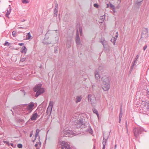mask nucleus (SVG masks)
<instances>
[{
	"mask_svg": "<svg viewBox=\"0 0 149 149\" xmlns=\"http://www.w3.org/2000/svg\"><path fill=\"white\" fill-rule=\"evenodd\" d=\"M34 105L33 102H31L28 105L27 104H23L21 106V109L23 111H27V113H29L31 112L33 109Z\"/></svg>",
	"mask_w": 149,
	"mask_h": 149,
	"instance_id": "obj_1",
	"label": "nucleus"
},
{
	"mask_svg": "<svg viewBox=\"0 0 149 149\" xmlns=\"http://www.w3.org/2000/svg\"><path fill=\"white\" fill-rule=\"evenodd\" d=\"M76 134L74 133L73 131L68 130L65 128L63 130L61 131L60 134V137H64V136H71Z\"/></svg>",
	"mask_w": 149,
	"mask_h": 149,
	"instance_id": "obj_2",
	"label": "nucleus"
},
{
	"mask_svg": "<svg viewBox=\"0 0 149 149\" xmlns=\"http://www.w3.org/2000/svg\"><path fill=\"white\" fill-rule=\"evenodd\" d=\"M33 90L36 93H43L45 91V89L42 87V84H36L33 88Z\"/></svg>",
	"mask_w": 149,
	"mask_h": 149,
	"instance_id": "obj_3",
	"label": "nucleus"
},
{
	"mask_svg": "<svg viewBox=\"0 0 149 149\" xmlns=\"http://www.w3.org/2000/svg\"><path fill=\"white\" fill-rule=\"evenodd\" d=\"M133 131L134 135L136 138H137L138 136L141 134L143 131L146 132V131H145L143 128L140 127L134 128L133 129Z\"/></svg>",
	"mask_w": 149,
	"mask_h": 149,
	"instance_id": "obj_4",
	"label": "nucleus"
},
{
	"mask_svg": "<svg viewBox=\"0 0 149 149\" xmlns=\"http://www.w3.org/2000/svg\"><path fill=\"white\" fill-rule=\"evenodd\" d=\"M62 146L61 149H72L70 145L67 142L63 141L61 142Z\"/></svg>",
	"mask_w": 149,
	"mask_h": 149,
	"instance_id": "obj_5",
	"label": "nucleus"
},
{
	"mask_svg": "<svg viewBox=\"0 0 149 149\" xmlns=\"http://www.w3.org/2000/svg\"><path fill=\"white\" fill-rule=\"evenodd\" d=\"M75 125L76 127L77 128H82L85 126L84 124L83 119H79V120L78 121V122H77Z\"/></svg>",
	"mask_w": 149,
	"mask_h": 149,
	"instance_id": "obj_6",
	"label": "nucleus"
},
{
	"mask_svg": "<svg viewBox=\"0 0 149 149\" xmlns=\"http://www.w3.org/2000/svg\"><path fill=\"white\" fill-rule=\"evenodd\" d=\"M102 84H109L110 79L109 77L105 76L102 77Z\"/></svg>",
	"mask_w": 149,
	"mask_h": 149,
	"instance_id": "obj_7",
	"label": "nucleus"
},
{
	"mask_svg": "<svg viewBox=\"0 0 149 149\" xmlns=\"http://www.w3.org/2000/svg\"><path fill=\"white\" fill-rule=\"evenodd\" d=\"M88 100L90 101L92 104L95 103L96 102V99L95 97H94V95H91L89 94L88 95Z\"/></svg>",
	"mask_w": 149,
	"mask_h": 149,
	"instance_id": "obj_8",
	"label": "nucleus"
},
{
	"mask_svg": "<svg viewBox=\"0 0 149 149\" xmlns=\"http://www.w3.org/2000/svg\"><path fill=\"white\" fill-rule=\"evenodd\" d=\"M38 114L37 112L35 111L31 116V119L33 121H35L37 119Z\"/></svg>",
	"mask_w": 149,
	"mask_h": 149,
	"instance_id": "obj_9",
	"label": "nucleus"
},
{
	"mask_svg": "<svg viewBox=\"0 0 149 149\" xmlns=\"http://www.w3.org/2000/svg\"><path fill=\"white\" fill-rule=\"evenodd\" d=\"M102 87L104 91H107L110 88V85L109 84H102Z\"/></svg>",
	"mask_w": 149,
	"mask_h": 149,
	"instance_id": "obj_10",
	"label": "nucleus"
},
{
	"mask_svg": "<svg viewBox=\"0 0 149 149\" xmlns=\"http://www.w3.org/2000/svg\"><path fill=\"white\" fill-rule=\"evenodd\" d=\"M52 108H50V107H48L47 109L46 113L49 116H50L52 111Z\"/></svg>",
	"mask_w": 149,
	"mask_h": 149,
	"instance_id": "obj_11",
	"label": "nucleus"
},
{
	"mask_svg": "<svg viewBox=\"0 0 149 149\" xmlns=\"http://www.w3.org/2000/svg\"><path fill=\"white\" fill-rule=\"evenodd\" d=\"M27 49L26 48L25 46H23L21 49V52L22 53H23L25 54L27 51Z\"/></svg>",
	"mask_w": 149,
	"mask_h": 149,
	"instance_id": "obj_12",
	"label": "nucleus"
},
{
	"mask_svg": "<svg viewBox=\"0 0 149 149\" xmlns=\"http://www.w3.org/2000/svg\"><path fill=\"white\" fill-rule=\"evenodd\" d=\"M40 130L37 129L36 130V132L35 135V139H36L38 137L39 132H40Z\"/></svg>",
	"mask_w": 149,
	"mask_h": 149,
	"instance_id": "obj_13",
	"label": "nucleus"
},
{
	"mask_svg": "<svg viewBox=\"0 0 149 149\" xmlns=\"http://www.w3.org/2000/svg\"><path fill=\"white\" fill-rule=\"evenodd\" d=\"M81 99V96H77V97L76 102V103H77L79 102H80Z\"/></svg>",
	"mask_w": 149,
	"mask_h": 149,
	"instance_id": "obj_14",
	"label": "nucleus"
},
{
	"mask_svg": "<svg viewBox=\"0 0 149 149\" xmlns=\"http://www.w3.org/2000/svg\"><path fill=\"white\" fill-rule=\"evenodd\" d=\"M93 111L94 113H95L97 115L98 117H99V115L98 114V112L97 109H96L95 108H93Z\"/></svg>",
	"mask_w": 149,
	"mask_h": 149,
	"instance_id": "obj_15",
	"label": "nucleus"
},
{
	"mask_svg": "<svg viewBox=\"0 0 149 149\" xmlns=\"http://www.w3.org/2000/svg\"><path fill=\"white\" fill-rule=\"evenodd\" d=\"M116 40V38H115L114 37H112V38L111 39V41L112 43H113L114 45H115V44Z\"/></svg>",
	"mask_w": 149,
	"mask_h": 149,
	"instance_id": "obj_16",
	"label": "nucleus"
},
{
	"mask_svg": "<svg viewBox=\"0 0 149 149\" xmlns=\"http://www.w3.org/2000/svg\"><path fill=\"white\" fill-rule=\"evenodd\" d=\"M41 94H32V96L33 98H36L38 97Z\"/></svg>",
	"mask_w": 149,
	"mask_h": 149,
	"instance_id": "obj_17",
	"label": "nucleus"
},
{
	"mask_svg": "<svg viewBox=\"0 0 149 149\" xmlns=\"http://www.w3.org/2000/svg\"><path fill=\"white\" fill-rule=\"evenodd\" d=\"M54 102L52 101H50L49 102V105L48 107H50L52 109L53 105Z\"/></svg>",
	"mask_w": 149,
	"mask_h": 149,
	"instance_id": "obj_18",
	"label": "nucleus"
},
{
	"mask_svg": "<svg viewBox=\"0 0 149 149\" xmlns=\"http://www.w3.org/2000/svg\"><path fill=\"white\" fill-rule=\"evenodd\" d=\"M76 43L78 44L80 42V39H79V36H78V35L77 36L76 39Z\"/></svg>",
	"mask_w": 149,
	"mask_h": 149,
	"instance_id": "obj_19",
	"label": "nucleus"
},
{
	"mask_svg": "<svg viewBox=\"0 0 149 149\" xmlns=\"http://www.w3.org/2000/svg\"><path fill=\"white\" fill-rule=\"evenodd\" d=\"M57 12H58L57 9L56 8H55L54 9V16L55 15L56 16H57Z\"/></svg>",
	"mask_w": 149,
	"mask_h": 149,
	"instance_id": "obj_20",
	"label": "nucleus"
},
{
	"mask_svg": "<svg viewBox=\"0 0 149 149\" xmlns=\"http://www.w3.org/2000/svg\"><path fill=\"white\" fill-rule=\"evenodd\" d=\"M87 131L88 132L90 133L91 134H92L93 132V131L91 128H89L87 130Z\"/></svg>",
	"mask_w": 149,
	"mask_h": 149,
	"instance_id": "obj_21",
	"label": "nucleus"
},
{
	"mask_svg": "<svg viewBox=\"0 0 149 149\" xmlns=\"http://www.w3.org/2000/svg\"><path fill=\"white\" fill-rule=\"evenodd\" d=\"M95 76V78L97 80L100 78V76L98 73H96Z\"/></svg>",
	"mask_w": 149,
	"mask_h": 149,
	"instance_id": "obj_22",
	"label": "nucleus"
},
{
	"mask_svg": "<svg viewBox=\"0 0 149 149\" xmlns=\"http://www.w3.org/2000/svg\"><path fill=\"white\" fill-rule=\"evenodd\" d=\"M22 2L25 4H26L29 3L28 0H22Z\"/></svg>",
	"mask_w": 149,
	"mask_h": 149,
	"instance_id": "obj_23",
	"label": "nucleus"
},
{
	"mask_svg": "<svg viewBox=\"0 0 149 149\" xmlns=\"http://www.w3.org/2000/svg\"><path fill=\"white\" fill-rule=\"evenodd\" d=\"M27 39H30L31 38V35L30 33H28V34L27 35Z\"/></svg>",
	"mask_w": 149,
	"mask_h": 149,
	"instance_id": "obj_24",
	"label": "nucleus"
},
{
	"mask_svg": "<svg viewBox=\"0 0 149 149\" xmlns=\"http://www.w3.org/2000/svg\"><path fill=\"white\" fill-rule=\"evenodd\" d=\"M38 139L39 141H40V138L39 135V136H38ZM41 142L40 141H39V142H38V145L39 146H41Z\"/></svg>",
	"mask_w": 149,
	"mask_h": 149,
	"instance_id": "obj_25",
	"label": "nucleus"
},
{
	"mask_svg": "<svg viewBox=\"0 0 149 149\" xmlns=\"http://www.w3.org/2000/svg\"><path fill=\"white\" fill-rule=\"evenodd\" d=\"M110 7L111 8H112V9L113 10V11L114 12H115L114 6V5H112V4H110Z\"/></svg>",
	"mask_w": 149,
	"mask_h": 149,
	"instance_id": "obj_26",
	"label": "nucleus"
},
{
	"mask_svg": "<svg viewBox=\"0 0 149 149\" xmlns=\"http://www.w3.org/2000/svg\"><path fill=\"white\" fill-rule=\"evenodd\" d=\"M10 10H8L7 12H6V16L8 17V15L10 14Z\"/></svg>",
	"mask_w": 149,
	"mask_h": 149,
	"instance_id": "obj_27",
	"label": "nucleus"
},
{
	"mask_svg": "<svg viewBox=\"0 0 149 149\" xmlns=\"http://www.w3.org/2000/svg\"><path fill=\"white\" fill-rule=\"evenodd\" d=\"M108 137H107V139H105L104 138L103 140V142L102 143H105V144L106 145V144L107 141V140L108 139Z\"/></svg>",
	"mask_w": 149,
	"mask_h": 149,
	"instance_id": "obj_28",
	"label": "nucleus"
},
{
	"mask_svg": "<svg viewBox=\"0 0 149 149\" xmlns=\"http://www.w3.org/2000/svg\"><path fill=\"white\" fill-rule=\"evenodd\" d=\"M16 32L15 31H13L12 32V34L13 36L14 37H15L16 36Z\"/></svg>",
	"mask_w": 149,
	"mask_h": 149,
	"instance_id": "obj_29",
	"label": "nucleus"
},
{
	"mask_svg": "<svg viewBox=\"0 0 149 149\" xmlns=\"http://www.w3.org/2000/svg\"><path fill=\"white\" fill-rule=\"evenodd\" d=\"M125 125H126V131H127V132H128V127H127V121L125 122Z\"/></svg>",
	"mask_w": 149,
	"mask_h": 149,
	"instance_id": "obj_30",
	"label": "nucleus"
},
{
	"mask_svg": "<svg viewBox=\"0 0 149 149\" xmlns=\"http://www.w3.org/2000/svg\"><path fill=\"white\" fill-rule=\"evenodd\" d=\"M10 45V43L8 42H6L4 44V45L6 46L7 45L8 46H9Z\"/></svg>",
	"mask_w": 149,
	"mask_h": 149,
	"instance_id": "obj_31",
	"label": "nucleus"
},
{
	"mask_svg": "<svg viewBox=\"0 0 149 149\" xmlns=\"http://www.w3.org/2000/svg\"><path fill=\"white\" fill-rule=\"evenodd\" d=\"M22 145L21 144H19L17 145V147L19 148H21L22 147Z\"/></svg>",
	"mask_w": 149,
	"mask_h": 149,
	"instance_id": "obj_32",
	"label": "nucleus"
},
{
	"mask_svg": "<svg viewBox=\"0 0 149 149\" xmlns=\"http://www.w3.org/2000/svg\"><path fill=\"white\" fill-rule=\"evenodd\" d=\"M102 145H103V147L102 149H104L105 148V143H102Z\"/></svg>",
	"mask_w": 149,
	"mask_h": 149,
	"instance_id": "obj_33",
	"label": "nucleus"
},
{
	"mask_svg": "<svg viewBox=\"0 0 149 149\" xmlns=\"http://www.w3.org/2000/svg\"><path fill=\"white\" fill-rule=\"evenodd\" d=\"M121 114V115L123 114V112H122V108L121 107H120V113L119 114Z\"/></svg>",
	"mask_w": 149,
	"mask_h": 149,
	"instance_id": "obj_34",
	"label": "nucleus"
},
{
	"mask_svg": "<svg viewBox=\"0 0 149 149\" xmlns=\"http://www.w3.org/2000/svg\"><path fill=\"white\" fill-rule=\"evenodd\" d=\"M25 60V58H21L20 59V61L22 62L24 61Z\"/></svg>",
	"mask_w": 149,
	"mask_h": 149,
	"instance_id": "obj_35",
	"label": "nucleus"
},
{
	"mask_svg": "<svg viewBox=\"0 0 149 149\" xmlns=\"http://www.w3.org/2000/svg\"><path fill=\"white\" fill-rule=\"evenodd\" d=\"M3 142L4 143H6L9 146L10 143H9V142H8L7 141H3Z\"/></svg>",
	"mask_w": 149,
	"mask_h": 149,
	"instance_id": "obj_36",
	"label": "nucleus"
},
{
	"mask_svg": "<svg viewBox=\"0 0 149 149\" xmlns=\"http://www.w3.org/2000/svg\"><path fill=\"white\" fill-rule=\"evenodd\" d=\"M147 46L146 45H145L143 47V50L145 51L147 48Z\"/></svg>",
	"mask_w": 149,
	"mask_h": 149,
	"instance_id": "obj_37",
	"label": "nucleus"
},
{
	"mask_svg": "<svg viewBox=\"0 0 149 149\" xmlns=\"http://www.w3.org/2000/svg\"><path fill=\"white\" fill-rule=\"evenodd\" d=\"M94 6L95 7L97 8L98 6V5L97 4H94Z\"/></svg>",
	"mask_w": 149,
	"mask_h": 149,
	"instance_id": "obj_38",
	"label": "nucleus"
},
{
	"mask_svg": "<svg viewBox=\"0 0 149 149\" xmlns=\"http://www.w3.org/2000/svg\"><path fill=\"white\" fill-rule=\"evenodd\" d=\"M144 29L146 31L147 33L148 32V29L147 28H144Z\"/></svg>",
	"mask_w": 149,
	"mask_h": 149,
	"instance_id": "obj_39",
	"label": "nucleus"
},
{
	"mask_svg": "<svg viewBox=\"0 0 149 149\" xmlns=\"http://www.w3.org/2000/svg\"><path fill=\"white\" fill-rule=\"evenodd\" d=\"M38 142H37L36 143V144L35 145V146L36 147H37L38 146Z\"/></svg>",
	"mask_w": 149,
	"mask_h": 149,
	"instance_id": "obj_40",
	"label": "nucleus"
},
{
	"mask_svg": "<svg viewBox=\"0 0 149 149\" xmlns=\"http://www.w3.org/2000/svg\"><path fill=\"white\" fill-rule=\"evenodd\" d=\"M24 45V44L23 43H19L18 44V45L20 46H22V45Z\"/></svg>",
	"mask_w": 149,
	"mask_h": 149,
	"instance_id": "obj_41",
	"label": "nucleus"
},
{
	"mask_svg": "<svg viewBox=\"0 0 149 149\" xmlns=\"http://www.w3.org/2000/svg\"><path fill=\"white\" fill-rule=\"evenodd\" d=\"M122 117V115H121V114H119V118H121Z\"/></svg>",
	"mask_w": 149,
	"mask_h": 149,
	"instance_id": "obj_42",
	"label": "nucleus"
},
{
	"mask_svg": "<svg viewBox=\"0 0 149 149\" xmlns=\"http://www.w3.org/2000/svg\"><path fill=\"white\" fill-rule=\"evenodd\" d=\"M9 145H10L12 147H13L14 144L13 143H10Z\"/></svg>",
	"mask_w": 149,
	"mask_h": 149,
	"instance_id": "obj_43",
	"label": "nucleus"
},
{
	"mask_svg": "<svg viewBox=\"0 0 149 149\" xmlns=\"http://www.w3.org/2000/svg\"><path fill=\"white\" fill-rule=\"evenodd\" d=\"M118 33L117 32L116 33V38L118 37Z\"/></svg>",
	"mask_w": 149,
	"mask_h": 149,
	"instance_id": "obj_44",
	"label": "nucleus"
},
{
	"mask_svg": "<svg viewBox=\"0 0 149 149\" xmlns=\"http://www.w3.org/2000/svg\"><path fill=\"white\" fill-rule=\"evenodd\" d=\"M146 96L147 97L149 98V94H147L146 95Z\"/></svg>",
	"mask_w": 149,
	"mask_h": 149,
	"instance_id": "obj_45",
	"label": "nucleus"
},
{
	"mask_svg": "<svg viewBox=\"0 0 149 149\" xmlns=\"http://www.w3.org/2000/svg\"><path fill=\"white\" fill-rule=\"evenodd\" d=\"M33 135V133H31L30 134V137H31L32 136V135Z\"/></svg>",
	"mask_w": 149,
	"mask_h": 149,
	"instance_id": "obj_46",
	"label": "nucleus"
},
{
	"mask_svg": "<svg viewBox=\"0 0 149 149\" xmlns=\"http://www.w3.org/2000/svg\"><path fill=\"white\" fill-rule=\"evenodd\" d=\"M121 118H119V123H120L121 120Z\"/></svg>",
	"mask_w": 149,
	"mask_h": 149,
	"instance_id": "obj_47",
	"label": "nucleus"
},
{
	"mask_svg": "<svg viewBox=\"0 0 149 149\" xmlns=\"http://www.w3.org/2000/svg\"><path fill=\"white\" fill-rule=\"evenodd\" d=\"M107 7H109V4H107Z\"/></svg>",
	"mask_w": 149,
	"mask_h": 149,
	"instance_id": "obj_48",
	"label": "nucleus"
},
{
	"mask_svg": "<svg viewBox=\"0 0 149 149\" xmlns=\"http://www.w3.org/2000/svg\"><path fill=\"white\" fill-rule=\"evenodd\" d=\"M21 91H22V92H24V91L23 90V91L21 90Z\"/></svg>",
	"mask_w": 149,
	"mask_h": 149,
	"instance_id": "obj_49",
	"label": "nucleus"
},
{
	"mask_svg": "<svg viewBox=\"0 0 149 149\" xmlns=\"http://www.w3.org/2000/svg\"><path fill=\"white\" fill-rule=\"evenodd\" d=\"M147 111H148V113L149 112V109H148Z\"/></svg>",
	"mask_w": 149,
	"mask_h": 149,
	"instance_id": "obj_50",
	"label": "nucleus"
},
{
	"mask_svg": "<svg viewBox=\"0 0 149 149\" xmlns=\"http://www.w3.org/2000/svg\"><path fill=\"white\" fill-rule=\"evenodd\" d=\"M35 139L34 140H33V142H34L35 141Z\"/></svg>",
	"mask_w": 149,
	"mask_h": 149,
	"instance_id": "obj_51",
	"label": "nucleus"
},
{
	"mask_svg": "<svg viewBox=\"0 0 149 149\" xmlns=\"http://www.w3.org/2000/svg\"><path fill=\"white\" fill-rule=\"evenodd\" d=\"M115 147L116 148V145H115Z\"/></svg>",
	"mask_w": 149,
	"mask_h": 149,
	"instance_id": "obj_52",
	"label": "nucleus"
},
{
	"mask_svg": "<svg viewBox=\"0 0 149 149\" xmlns=\"http://www.w3.org/2000/svg\"><path fill=\"white\" fill-rule=\"evenodd\" d=\"M20 28L23 29V28H22V27H20Z\"/></svg>",
	"mask_w": 149,
	"mask_h": 149,
	"instance_id": "obj_53",
	"label": "nucleus"
},
{
	"mask_svg": "<svg viewBox=\"0 0 149 149\" xmlns=\"http://www.w3.org/2000/svg\"><path fill=\"white\" fill-rule=\"evenodd\" d=\"M77 33H78V31H77Z\"/></svg>",
	"mask_w": 149,
	"mask_h": 149,
	"instance_id": "obj_54",
	"label": "nucleus"
}]
</instances>
